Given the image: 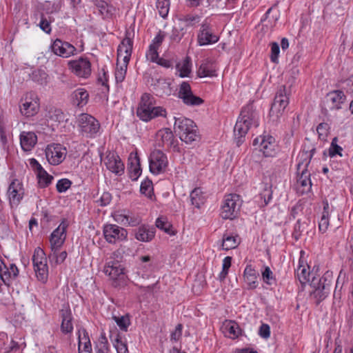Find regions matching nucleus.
<instances>
[{"instance_id": "nucleus-1", "label": "nucleus", "mask_w": 353, "mask_h": 353, "mask_svg": "<svg viewBox=\"0 0 353 353\" xmlns=\"http://www.w3.org/2000/svg\"><path fill=\"white\" fill-rule=\"evenodd\" d=\"M259 125V116L254 110L252 105L243 108L240 116L234 128V133L237 145L243 142V137L250 128H256Z\"/></svg>"}, {"instance_id": "nucleus-2", "label": "nucleus", "mask_w": 353, "mask_h": 353, "mask_svg": "<svg viewBox=\"0 0 353 353\" xmlns=\"http://www.w3.org/2000/svg\"><path fill=\"white\" fill-rule=\"evenodd\" d=\"M154 97L144 93L141 95L137 109V116L143 121L148 122L157 117H166V110L161 106H155Z\"/></svg>"}, {"instance_id": "nucleus-3", "label": "nucleus", "mask_w": 353, "mask_h": 353, "mask_svg": "<svg viewBox=\"0 0 353 353\" xmlns=\"http://www.w3.org/2000/svg\"><path fill=\"white\" fill-rule=\"evenodd\" d=\"M174 132L182 141L190 144L199 139L198 128L192 120L184 117H174Z\"/></svg>"}, {"instance_id": "nucleus-4", "label": "nucleus", "mask_w": 353, "mask_h": 353, "mask_svg": "<svg viewBox=\"0 0 353 353\" xmlns=\"http://www.w3.org/2000/svg\"><path fill=\"white\" fill-rule=\"evenodd\" d=\"M309 154L305 148L299 154L297 163V183L296 190L300 194H304L309 192L307 182L309 180V174L307 167L309 166Z\"/></svg>"}, {"instance_id": "nucleus-5", "label": "nucleus", "mask_w": 353, "mask_h": 353, "mask_svg": "<svg viewBox=\"0 0 353 353\" xmlns=\"http://www.w3.org/2000/svg\"><path fill=\"white\" fill-rule=\"evenodd\" d=\"M327 276H330L328 272L319 279L314 276L310 282V297L312 296L315 299L316 305H319L327 296L330 283Z\"/></svg>"}, {"instance_id": "nucleus-6", "label": "nucleus", "mask_w": 353, "mask_h": 353, "mask_svg": "<svg viewBox=\"0 0 353 353\" xmlns=\"http://www.w3.org/2000/svg\"><path fill=\"white\" fill-rule=\"evenodd\" d=\"M242 201L239 195L229 194L224 196L221 208V216L224 219H234L240 212Z\"/></svg>"}, {"instance_id": "nucleus-7", "label": "nucleus", "mask_w": 353, "mask_h": 353, "mask_svg": "<svg viewBox=\"0 0 353 353\" xmlns=\"http://www.w3.org/2000/svg\"><path fill=\"white\" fill-rule=\"evenodd\" d=\"M32 260L37 279L46 283L48 277V267L46 254L40 247L34 249Z\"/></svg>"}, {"instance_id": "nucleus-8", "label": "nucleus", "mask_w": 353, "mask_h": 353, "mask_svg": "<svg viewBox=\"0 0 353 353\" xmlns=\"http://www.w3.org/2000/svg\"><path fill=\"white\" fill-rule=\"evenodd\" d=\"M78 125L81 133L88 138L95 137L101 128L99 121L86 113L81 114L79 116Z\"/></svg>"}, {"instance_id": "nucleus-9", "label": "nucleus", "mask_w": 353, "mask_h": 353, "mask_svg": "<svg viewBox=\"0 0 353 353\" xmlns=\"http://www.w3.org/2000/svg\"><path fill=\"white\" fill-rule=\"evenodd\" d=\"M70 72L77 77L83 79H88L92 74V64L87 57H81L68 62Z\"/></svg>"}, {"instance_id": "nucleus-10", "label": "nucleus", "mask_w": 353, "mask_h": 353, "mask_svg": "<svg viewBox=\"0 0 353 353\" xmlns=\"http://www.w3.org/2000/svg\"><path fill=\"white\" fill-rule=\"evenodd\" d=\"M196 40L199 46L212 45L219 41V37L214 32L208 19H205L201 24Z\"/></svg>"}, {"instance_id": "nucleus-11", "label": "nucleus", "mask_w": 353, "mask_h": 353, "mask_svg": "<svg viewBox=\"0 0 353 353\" xmlns=\"http://www.w3.org/2000/svg\"><path fill=\"white\" fill-rule=\"evenodd\" d=\"M288 95L285 86H281L278 89L270 108V116L275 115L276 118H279L283 114L289 104Z\"/></svg>"}, {"instance_id": "nucleus-12", "label": "nucleus", "mask_w": 353, "mask_h": 353, "mask_svg": "<svg viewBox=\"0 0 353 353\" xmlns=\"http://www.w3.org/2000/svg\"><path fill=\"white\" fill-rule=\"evenodd\" d=\"M168 165V160L165 154L159 150L151 152L149 157L150 171L154 174H159L164 172Z\"/></svg>"}, {"instance_id": "nucleus-13", "label": "nucleus", "mask_w": 353, "mask_h": 353, "mask_svg": "<svg viewBox=\"0 0 353 353\" xmlns=\"http://www.w3.org/2000/svg\"><path fill=\"white\" fill-rule=\"evenodd\" d=\"M46 157L50 164L59 165L65 159L67 150L59 143H52L46 148Z\"/></svg>"}, {"instance_id": "nucleus-14", "label": "nucleus", "mask_w": 353, "mask_h": 353, "mask_svg": "<svg viewBox=\"0 0 353 353\" xmlns=\"http://www.w3.org/2000/svg\"><path fill=\"white\" fill-rule=\"evenodd\" d=\"M178 97L188 106H199L204 102L201 97L193 94L190 85L186 81L180 84Z\"/></svg>"}, {"instance_id": "nucleus-15", "label": "nucleus", "mask_w": 353, "mask_h": 353, "mask_svg": "<svg viewBox=\"0 0 353 353\" xmlns=\"http://www.w3.org/2000/svg\"><path fill=\"white\" fill-rule=\"evenodd\" d=\"M24 188L22 182L14 179L9 185L7 194L11 208H17L24 196Z\"/></svg>"}, {"instance_id": "nucleus-16", "label": "nucleus", "mask_w": 353, "mask_h": 353, "mask_svg": "<svg viewBox=\"0 0 353 353\" xmlns=\"http://www.w3.org/2000/svg\"><path fill=\"white\" fill-rule=\"evenodd\" d=\"M103 235L109 243H116L126 239L128 232L125 229L115 224H106L103 226Z\"/></svg>"}, {"instance_id": "nucleus-17", "label": "nucleus", "mask_w": 353, "mask_h": 353, "mask_svg": "<svg viewBox=\"0 0 353 353\" xmlns=\"http://www.w3.org/2000/svg\"><path fill=\"white\" fill-rule=\"evenodd\" d=\"M259 143V150L265 157H274L278 150L275 139L269 134L263 135L254 140V145Z\"/></svg>"}, {"instance_id": "nucleus-18", "label": "nucleus", "mask_w": 353, "mask_h": 353, "mask_svg": "<svg viewBox=\"0 0 353 353\" xmlns=\"http://www.w3.org/2000/svg\"><path fill=\"white\" fill-rule=\"evenodd\" d=\"M50 49L55 55L63 58H69L77 54V50L72 44L59 39L51 43Z\"/></svg>"}, {"instance_id": "nucleus-19", "label": "nucleus", "mask_w": 353, "mask_h": 353, "mask_svg": "<svg viewBox=\"0 0 353 353\" xmlns=\"http://www.w3.org/2000/svg\"><path fill=\"white\" fill-rule=\"evenodd\" d=\"M39 110V101L37 96L33 93H28L22 104L20 105L21 113L27 117L35 115Z\"/></svg>"}, {"instance_id": "nucleus-20", "label": "nucleus", "mask_w": 353, "mask_h": 353, "mask_svg": "<svg viewBox=\"0 0 353 353\" xmlns=\"http://www.w3.org/2000/svg\"><path fill=\"white\" fill-rule=\"evenodd\" d=\"M103 272L114 281L123 280L125 277V268L119 261H110L107 262L104 266Z\"/></svg>"}, {"instance_id": "nucleus-21", "label": "nucleus", "mask_w": 353, "mask_h": 353, "mask_svg": "<svg viewBox=\"0 0 353 353\" xmlns=\"http://www.w3.org/2000/svg\"><path fill=\"white\" fill-rule=\"evenodd\" d=\"M128 32L125 34V37L122 40L117 49V62L122 59L125 63H129L133 47V41L130 37Z\"/></svg>"}, {"instance_id": "nucleus-22", "label": "nucleus", "mask_w": 353, "mask_h": 353, "mask_svg": "<svg viewBox=\"0 0 353 353\" xmlns=\"http://www.w3.org/2000/svg\"><path fill=\"white\" fill-rule=\"evenodd\" d=\"M18 275L19 270L15 264L10 263L8 266L0 259V278L5 285L9 286Z\"/></svg>"}, {"instance_id": "nucleus-23", "label": "nucleus", "mask_w": 353, "mask_h": 353, "mask_svg": "<svg viewBox=\"0 0 353 353\" xmlns=\"http://www.w3.org/2000/svg\"><path fill=\"white\" fill-rule=\"evenodd\" d=\"M67 225L62 222L50 235L51 250L58 251L63 244L66 237Z\"/></svg>"}, {"instance_id": "nucleus-24", "label": "nucleus", "mask_w": 353, "mask_h": 353, "mask_svg": "<svg viewBox=\"0 0 353 353\" xmlns=\"http://www.w3.org/2000/svg\"><path fill=\"white\" fill-rule=\"evenodd\" d=\"M105 164L108 170L117 175H121L124 172V164L114 152H109L107 154Z\"/></svg>"}, {"instance_id": "nucleus-25", "label": "nucleus", "mask_w": 353, "mask_h": 353, "mask_svg": "<svg viewBox=\"0 0 353 353\" xmlns=\"http://www.w3.org/2000/svg\"><path fill=\"white\" fill-rule=\"evenodd\" d=\"M140 263L137 268L136 274L143 279H148L154 271V265L151 263V257L148 255L139 258Z\"/></svg>"}, {"instance_id": "nucleus-26", "label": "nucleus", "mask_w": 353, "mask_h": 353, "mask_svg": "<svg viewBox=\"0 0 353 353\" xmlns=\"http://www.w3.org/2000/svg\"><path fill=\"white\" fill-rule=\"evenodd\" d=\"M156 94L159 97L169 96L171 94L172 88L169 80L159 78L153 80L152 84Z\"/></svg>"}, {"instance_id": "nucleus-27", "label": "nucleus", "mask_w": 353, "mask_h": 353, "mask_svg": "<svg viewBox=\"0 0 353 353\" xmlns=\"http://www.w3.org/2000/svg\"><path fill=\"white\" fill-rule=\"evenodd\" d=\"M20 144L23 150L29 152L37 143V137L32 132H22L19 136Z\"/></svg>"}, {"instance_id": "nucleus-28", "label": "nucleus", "mask_w": 353, "mask_h": 353, "mask_svg": "<svg viewBox=\"0 0 353 353\" xmlns=\"http://www.w3.org/2000/svg\"><path fill=\"white\" fill-rule=\"evenodd\" d=\"M155 228L148 225L139 226L135 232V238L139 241L149 242L155 235Z\"/></svg>"}, {"instance_id": "nucleus-29", "label": "nucleus", "mask_w": 353, "mask_h": 353, "mask_svg": "<svg viewBox=\"0 0 353 353\" xmlns=\"http://www.w3.org/2000/svg\"><path fill=\"white\" fill-rule=\"evenodd\" d=\"M61 318V330L65 334L72 333L73 331L72 315L69 308L62 309L60 311Z\"/></svg>"}, {"instance_id": "nucleus-30", "label": "nucleus", "mask_w": 353, "mask_h": 353, "mask_svg": "<svg viewBox=\"0 0 353 353\" xmlns=\"http://www.w3.org/2000/svg\"><path fill=\"white\" fill-rule=\"evenodd\" d=\"M300 253L301 257L299 262V266L296 270V274L299 282L301 284L302 288L303 289L309 282V272H307L309 265L307 263L305 265L303 264V261L302 258L303 255L305 254V252L301 250Z\"/></svg>"}, {"instance_id": "nucleus-31", "label": "nucleus", "mask_w": 353, "mask_h": 353, "mask_svg": "<svg viewBox=\"0 0 353 353\" xmlns=\"http://www.w3.org/2000/svg\"><path fill=\"white\" fill-rule=\"evenodd\" d=\"M94 5L103 19H110L114 14L116 9L103 0H94Z\"/></svg>"}, {"instance_id": "nucleus-32", "label": "nucleus", "mask_w": 353, "mask_h": 353, "mask_svg": "<svg viewBox=\"0 0 353 353\" xmlns=\"http://www.w3.org/2000/svg\"><path fill=\"white\" fill-rule=\"evenodd\" d=\"M345 95L341 90H334L326 95V101L330 103V108L339 110L341 105L345 101Z\"/></svg>"}, {"instance_id": "nucleus-33", "label": "nucleus", "mask_w": 353, "mask_h": 353, "mask_svg": "<svg viewBox=\"0 0 353 353\" xmlns=\"http://www.w3.org/2000/svg\"><path fill=\"white\" fill-rule=\"evenodd\" d=\"M79 353H92V345L88 332L85 329L78 331Z\"/></svg>"}, {"instance_id": "nucleus-34", "label": "nucleus", "mask_w": 353, "mask_h": 353, "mask_svg": "<svg viewBox=\"0 0 353 353\" xmlns=\"http://www.w3.org/2000/svg\"><path fill=\"white\" fill-rule=\"evenodd\" d=\"M258 276L259 274L252 266L251 265H247L243 272V278L248 285V289L253 290L256 288L258 286Z\"/></svg>"}, {"instance_id": "nucleus-35", "label": "nucleus", "mask_w": 353, "mask_h": 353, "mask_svg": "<svg viewBox=\"0 0 353 353\" xmlns=\"http://www.w3.org/2000/svg\"><path fill=\"white\" fill-rule=\"evenodd\" d=\"M89 94L84 88H78L71 94V99L74 105L79 107L84 106L88 101Z\"/></svg>"}, {"instance_id": "nucleus-36", "label": "nucleus", "mask_w": 353, "mask_h": 353, "mask_svg": "<svg viewBox=\"0 0 353 353\" xmlns=\"http://www.w3.org/2000/svg\"><path fill=\"white\" fill-rule=\"evenodd\" d=\"M158 145L162 148H170L172 144L173 134L170 129H163L159 130L157 133Z\"/></svg>"}, {"instance_id": "nucleus-37", "label": "nucleus", "mask_w": 353, "mask_h": 353, "mask_svg": "<svg viewBox=\"0 0 353 353\" xmlns=\"http://www.w3.org/2000/svg\"><path fill=\"white\" fill-rule=\"evenodd\" d=\"M224 332L228 337L234 339L241 334V329L235 321H226L224 323Z\"/></svg>"}, {"instance_id": "nucleus-38", "label": "nucleus", "mask_w": 353, "mask_h": 353, "mask_svg": "<svg viewBox=\"0 0 353 353\" xmlns=\"http://www.w3.org/2000/svg\"><path fill=\"white\" fill-rule=\"evenodd\" d=\"M197 74L199 77H215L216 76V68L212 62L206 60L201 63L197 70Z\"/></svg>"}, {"instance_id": "nucleus-39", "label": "nucleus", "mask_w": 353, "mask_h": 353, "mask_svg": "<svg viewBox=\"0 0 353 353\" xmlns=\"http://www.w3.org/2000/svg\"><path fill=\"white\" fill-rule=\"evenodd\" d=\"M240 243V238L236 234H224L222 239V248L229 250L236 248Z\"/></svg>"}, {"instance_id": "nucleus-40", "label": "nucleus", "mask_w": 353, "mask_h": 353, "mask_svg": "<svg viewBox=\"0 0 353 353\" xmlns=\"http://www.w3.org/2000/svg\"><path fill=\"white\" fill-rule=\"evenodd\" d=\"M176 70L180 77H188L192 71L191 59L187 57L183 61L177 63Z\"/></svg>"}, {"instance_id": "nucleus-41", "label": "nucleus", "mask_w": 353, "mask_h": 353, "mask_svg": "<svg viewBox=\"0 0 353 353\" xmlns=\"http://www.w3.org/2000/svg\"><path fill=\"white\" fill-rule=\"evenodd\" d=\"M192 205L199 208L205 201V196L200 188H194L190 195Z\"/></svg>"}, {"instance_id": "nucleus-42", "label": "nucleus", "mask_w": 353, "mask_h": 353, "mask_svg": "<svg viewBox=\"0 0 353 353\" xmlns=\"http://www.w3.org/2000/svg\"><path fill=\"white\" fill-rule=\"evenodd\" d=\"M185 34L184 27L179 23L172 28L171 33L169 36L171 43H179Z\"/></svg>"}, {"instance_id": "nucleus-43", "label": "nucleus", "mask_w": 353, "mask_h": 353, "mask_svg": "<svg viewBox=\"0 0 353 353\" xmlns=\"http://www.w3.org/2000/svg\"><path fill=\"white\" fill-rule=\"evenodd\" d=\"M329 204L327 201L323 202V211L321 214V220L319 223V229L321 232H325L329 225Z\"/></svg>"}, {"instance_id": "nucleus-44", "label": "nucleus", "mask_w": 353, "mask_h": 353, "mask_svg": "<svg viewBox=\"0 0 353 353\" xmlns=\"http://www.w3.org/2000/svg\"><path fill=\"white\" fill-rule=\"evenodd\" d=\"M201 17L197 14H186L181 17L179 21L181 24L184 27V30L188 28L195 26L199 23Z\"/></svg>"}, {"instance_id": "nucleus-45", "label": "nucleus", "mask_w": 353, "mask_h": 353, "mask_svg": "<svg viewBox=\"0 0 353 353\" xmlns=\"http://www.w3.org/2000/svg\"><path fill=\"white\" fill-rule=\"evenodd\" d=\"M111 340L113 343V345L117 350V353H128L127 344L125 342L121 340V338L119 334L110 336Z\"/></svg>"}, {"instance_id": "nucleus-46", "label": "nucleus", "mask_w": 353, "mask_h": 353, "mask_svg": "<svg viewBox=\"0 0 353 353\" xmlns=\"http://www.w3.org/2000/svg\"><path fill=\"white\" fill-rule=\"evenodd\" d=\"M38 183L40 188H43L48 186L53 179V176L50 175L44 169L37 173Z\"/></svg>"}, {"instance_id": "nucleus-47", "label": "nucleus", "mask_w": 353, "mask_h": 353, "mask_svg": "<svg viewBox=\"0 0 353 353\" xmlns=\"http://www.w3.org/2000/svg\"><path fill=\"white\" fill-rule=\"evenodd\" d=\"M140 192L151 200L154 198L152 182L149 179H145L141 182Z\"/></svg>"}, {"instance_id": "nucleus-48", "label": "nucleus", "mask_w": 353, "mask_h": 353, "mask_svg": "<svg viewBox=\"0 0 353 353\" xmlns=\"http://www.w3.org/2000/svg\"><path fill=\"white\" fill-rule=\"evenodd\" d=\"M52 253L49 255L50 262L52 265H57L62 263L67 257V252L65 251L57 254V251L52 250Z\"/></svg>"}, {"instance_id": "nucleus-49", "label": "nucleus", "mask_w": 353, "mask_h": 353, "mask_svg": "<svg viewBox=\"0 0 353 353\" xmlns=\"http://www.w3.org/2000/svg\"><path fill=\"white\" fill-rule=\"evenodd\" d=\"M134 165H133L134 163L132 162V165L130 168V177L132 180H137L141 175V170L140 168L139 157L135 156L134 157Z\"/></svg>"}, {"instance_id": "nucleus-50", "label": "nucleus", "mask_w": 353, "mask_h": 353, "mask_svg": "<svg viewBox=\"0 0 353 353\" xmlns=\"http://www.w3.org/2000/svg\"><path fill=\"white\" fill-rule=\"evenodd\" d=\"M112 319L122 331L126 332L128 330V328L130 325V320L128 315L121 316H114Z\"/></svg>"}, {"instance_id": "nucleus-51", "label": "nucleus", "mask_w": 353, "mask_h": 353, "mask_svg": "<svg viewBox=\"0 0 353 353\" xmlns=\"http://www.w3.org/2000/svg\"><path fill=\"white\" fill-rule=\"evenodd\" d=\"M48 74L42 70H38L32 73V80L40 85H46L48 83Z\"/></svg>"}, {"instance_id": "nucleus-52", "label": "nucleus", "mask_w": 353, "mask_h": 353, "mask_svg": "<svg viewBox=\"0 0 353 353\" xmlns=\"http://www.w3.org/2000/svg\"><path fill=\"white\" fill-rule=\"evenodd\" d=\"M64 114L60 109L52 108L48 112V118L50 121L60 123L64 120Z\"/></svg>"}, {"instance_id": "nucleus-53", "label": "nucleus", "mask_w": 353, "mask_h": 353, "mask_svg": "<svg viewBox=\"0 0 353 353\" xmlns=\"http://www.w3.org/2000/svg\"><path fill=\"white\" fill-rule=\"evenodd\" d=\"M128 63H125L123 61L121 65L119 66V63H117V66L115 70V79L117 82H123L125 79L127 68Z\"/></svg>"}, {"instance_id": "nucleus-54", "label": "nucleus", "mask_w": 353, "mask_h": 353, "mask_svg": "<svg viewBox=\"0 0 353 353\" xmlns=\"http://www.w3.org/2000/svg\"><path fill=\"white\" fill-rule=\"evenodd\" d=\"M170 6V0H157V8L159 10V14L165 18L168 14Z\"/></svg>"}, {"instance_id": "nucleus-55", "label": "nucleus", "mask_w": 353, "mask_h": 353, "mask_svg": "<svg viewBox=\"0 0 353 353\" xmlns=\"http://www.w3.org/2000/svg\"><path fill=\"white\" fill-rule=\"evenodd\" d=\"M271 52L270 59V61L274 63H277L279 62V57L280 53V48L276 42H272L270 43Z\"/></svg>"}, {"instance_id": "nucleus-56", "label": "nucleus", "mask_w": 353, "mask_h": 353, "mask_svg": "<svg viewBox=\"0 0 353 353\" xmlns=\"http://www.w3.org/2000/svg\"><path fill=\"white\" fill-rule=\"evenodd\" d=\"M72 185V181L68 179H62L57 181L56 188L59 193L65 192L67 191Z\"/></svg>"}, {"instance_id": "nucleus-57", "label": "nucleus", "mask_w": 353, "mask_h": 353, "mask_svg": "<svg viewBox=\"0 0 353 353\" xmlns=\"http://www.w3.org/2000/svg\"><path fill=\"white\" fill-rule=\"evenodd\" d=\"M263 280L268 285H272L275 279L273 276V273L268 266H265L264 270L261 273Z\"/></svg>"}, {"instance_id": "nucleus-58", "label": "nucleus", "mask_w": 353, "mask_h": 353, "mask_svg": "<svg viewBox=\"0 0 353 353\" xmlns=\"http://www.w3.org/2000/svg\"><path fill=\"white\" fill-rule=\"evenodd\" d=\"M165 33L163 31L159 30L157 34L152 39V43L150 46L154 47L157 49H159L161 45L162 44L165 37Z\"/></svg>"}, {"instance_id": "nucleus-59", "label": "nucleus", "mask_w": 353, "mask_h": 353, "mask_svg": "<svg viewBox=\"0 0 353 353\" xmlns=\"http://www.w3.org/2000/svg\"><path fill=\"white\" fill-rule=\"evenodd\" d=\"M158 50L159 49H157L154 47H152L151 46H149V48L146 52L147 59L150 61L155 63L159 58Z\"/></svg>"}, {"instance_id": "nucleus-60", "label": "nucleus", "mask_w": 353, "mask_h": 353, "mask_svg": "<svg viewBox=\"0 0 353 353\" xmlns=\"http://www.w3.org/2000/svg\"><path fill=\"white\" fill-rule=\"evenodd\" d=\"M112 200L111 194L108 192H104L100 198L96 200V203L100 206H105L108 205Z\"/></svg>"}, {"instance_id": "nucleus-61", "label": "nucleus", "mask_w": 353, "mask_h": 353, "mask_svg": "<svg viewBox=\"0 0 353 353\" xmlns=\"http://www.w3.org/2000/svg\"><path fill=\"white\" fill-rule=\"evenodd\" d=\"M108 343L106 337L101 336L99 340V343L97 345V353H108Z\"/></svg>"}, {"instance_id": "nucleus-62", "label": "nucleus", "mask_w": 353, "mask_h": 353, "mask_svg": "<svg viewBox=\"0 0 353 353\" xmlns=\"http://www.w3.org/2000/svg\"><path fill=\"white\" fill-rule=\"evenodd\" d=\"M156 226L165 231V232H168L169 231V229H170V225L169 223H168L164 218L163 217H159L157 220H156Z\"/></svg>"}, {"instance_id": "nucleus-63", "label": "nucleus", "mask_w": 353, "mask_h": 353, "mask_svg": "<svg viewBox=\"0 0 353 353\" xmlns=\"http://www.w3.org/2000/svg\"><path fill=\"white\" fill-rule=\"evenodd\" d=\"M182 329L183 326L181 324H178L176 326L174 331L172 332L170 335V340L172 341L176 342L180 339L182 335Z\"/></svg>"}, {"instance_id": "nucleus-64", "label": "nucleus", "mask_w": 353, "mask_h": 353, "mask_svg": "<svg viewBox=\"0 0 353 353\" xmlns=\"http://www.w3.org/2000/svg\"><path fill=\"white\" fill-rule=\"evenodd\" d=\"M114 219L119 223L127 225L128 223L130 221V216L117 213L114 215Z\"/></svg>"}]
</instances>
